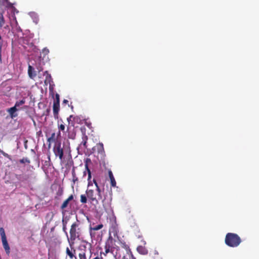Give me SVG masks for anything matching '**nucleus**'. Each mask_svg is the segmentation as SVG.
Segmentation results:
<instances>
[{
    "label": "nucleus",
    "instance_id": "nucleus-1",
    "mask_svg": "<svg viewBox=\"0 0 259 259\" xmlns=\"http://www.w3.org/2000/svg\"><path fill=\"white\" fill-rule=\"evenodd\" d=\"M69 233L70 238L68 237V240L71 247L74 244L75 240L76 239H79L81 234V230L78 223L74 222L71 225Z\"/></svg>",
    "mask_w": 259,
    "mask_h": 259
},
{
    "label": "nucleus",
    "instance_id": "nucleus-2",
    "mask_svg": "<svg viewBox=\"0 0 259 259\" xmlns=\"http://www.w3.org/2000/svg\"><path fill=\"white\" fill-rule=\"evenodd\" d=\"M240 237L235 233H228L226 234L225 242V244L231 247H236L238 246L241 242Z\"/></svg>",
    "mask_w": 259,
    "mask_h": 259
},
{
    "label": "nucleus",
    "instance_id": "nucleus-3",
    "mask_svg": "<svg viewBox=\"0 0 259 259\" xmlns=\"http://www.w3.org/2000/svg\"><path fill=\"white\" fill-rule=\"evenodd\" d=\"M69 147L64 145L63 147H61V142L56 144L53 148V151L56 156H58L59 159L62 160L63 157L64 152L66 151Z\"/></svg>",
    "mask_w": 259,
    "mask_h": 259
},
{
    "label": "nucleus",
    "instance_id": "nucleus-4",
    "mask_svg": "<svg viewBox=\"0 0 259 259\" xmlns=\"http://www.w3.org/2000/svg\"><path fill=\"white\" fill-rule=\"evenodd\" d=\"M42 70L41 66H28V74L30 78L34 79Z\"/></svg>",
    "mask_w": 259,
    "mask_h": 259
},
{
    "label": "nucleus",
    "instance_id": "nucleus-5",
    "mask_svg": "<svg viewBox=\"0 0 259 259\" xmlns=\"http://www.w3.org/2000/svg\"><path fill=\"white\" fill-rule=\"evenodd\" d=\"M87 196L91 202L95 204H98V200L100 199L96 197L97 193L93 190H87L86 191Z\"/></svg>",
    "mask_w": 259,
    "mask_h": 259
},
{
    "label": "nucleus",
    "instance_id": "nucleus-6",
    "mask_svg": "<svg viewBox=\"0 0 259 259\" xmlns=\"http://www.w3.org/2000/svg\"><path fill=\"white\" fill-rule=\"evenodd\" d=\"M115 241L111 238H109L106 242L105 245V253H108V252H112L114 251V245Z\"/></svg>",
    "mask_w": 259,
    "mask_h": 259
},
{
    "label": "nucleus",
    "instance_id": "nucleus-7",
    "mask_svg": "<svg viewBox=\"0 0 259 259\" xmlns=\"http://www.w3.org/2000/svg\"><path fill=\"white\" fill-rule=\"evenodd\" d=\"M95 150H96L98 154L100 155L101 158L103 157L105 155V151L103 143H99L96 145L94 148Z\"/></svg>",
    "mask_w": 259,
    "mask_h": 259
},
{
    "label": "nucleus",
    "instance_id": "nucleus-8",
    "mask_svg": "<svg viewBox=\"0 0 259 259\" xmlns=\"http://www.w3.org/2000/svg\"><path fill=\"white\" fill-rule=\"evenodd\" d=\"M75 252L76 251L74 248H71V249H70L69 247L66 248V253L67 255H68L70 259H72L73 258L76 259V257L74 255Z\"/></svg>",
    "mask_w": 259,
    "mask_h": 259
},
{
    "label": "nucleus",
    "instance_id": "nucleus-9",
    "mask_svg": "<svg viewBox=\"0 0 259 259\" xmlns=\"http://www.w3.org/2000/svg\"><path fill=\"white\" fill-rule=\"evenodd\" d=\"M53 113L55 118H58V114L60 110V104L53 103Z\"/></svg>",
    "mask_w": 259,
    "mask_h": 259
},
{
    "label": "nucleus",
    "instance_id": "nucleus-10",
    "mask_svg": "<svg viewBox=\"0 0 259 259\" xmlns=\"http://www.w3.org/2000/svg\"><path fill=\"white\" fill-rule=\"evenodd\" d=\"M3 247L5 250L6 253L9 255L10 253V248L8 243L7 239L2 240Z\"/></svg>",
    "mask_w": 259,
    "mask_h": 259
},
{
    "label": "nucleus",
    "instance_id": "nucleus-11",
    "mask_svg": "<svg viewBox=\"0 0 259 259\" xmlns=\"http://www.w3.org/2000/svg\"><path fill=\"white\" fill-rule=\"evenodd\" d=\"M73 195H70L69 196V197L63 202V203H62V204L61 206V208L62 209H64L65 208H66L68 205L69 202L71 201L72 200H73Z\"/></svg>",
    "mask_w": 259,
    "mask_h": 259
},
{
    "label": "nucleus",
    "instance_id": "nucleus-12",
    "mask_svg": "<svg viewBox=\"0 0 259 259\" xmlns=\"http://www.w3.org/2000/svg\"><path fill=\"white\" fill-rule=\"evenodd\" d=\"M6 21L5 20L4 14H2L0 16V28H4L6 29H9V26L8 25H6Z\"/></svg>",
    "mask_w": 259,
    "mask_h": 259
},
{
    "label": "nucleus",
    "instance_id": "nucleus-13",
    "mask_svg": "<svg viewBox=\"0 0 259 259\" xmlns=\"http://www.w3.org/2000/svg\"><path fill=\"white\" fill-rule=\"evenodd\" d=\"M17 110L16 107L14 106L13 107H11L9 108L8 110V112L10 114V116L12 118L15 117L17 116V114H15V112Z\"/></svg>",
    "mask_w": 259,
    "mask_h": 259
},
{
    "label": "nucleus",
    "instance_id": "nucleus-14",
    "mask_svg": "<svg viewBox=\"0 0 259 259\" xmlns=\"http://www.w3.org/2000/svg\"><path fill=\"white\" fill-rule=\"evenodd\" d=\"M108 174H109V178H110V181H111V186L115 187L116 183L115 180L114 178V176L113 175L112 171L111 170H109L108 171Z\"/></svg>",
    "mask_w": 259,
    "mask_h": 259
},
{
    "label": "nucleus",
    "instance_id": "nucleus-15",
    "mask_svg": "<svg viewBox=\"0 0 259 259\" xmlns=\"http://www.w3.org/2000/svg\"><path fill=\"white\" fill-rule=\"evenodd\" d=\"M137 251L142 254H146L148 253L147 249L142 246H139L137 247Z\"/></svg>",
    "mask_w": 259,
    "mask_h": 259
},
{
    "label": "nucleus",
    "instance_id": "nucleus-16",
    "mask_svg": "<svg viewBox=\"0 0 259 259\" xmlns=\"http://www.w3.org/2000/svg\"><path fill=\"white\" fill-rule=\"evenodd\" d=\"M93 182L96 187V190H97V195L98 196V198L99 199H102V196H101V190L99 187V186H98V184L96 181V180L94 179L93 180Z\"/></svg>",
    "mask_w": 259,
    "mask_h": 259
},
{
    "label": "nucleus",
    "instance_id": "nucleus-17",
    "mask_svg": "<svg viewBox=\"0 0 259 259\" xmlns=\"http://www.w3.org/2000/svg\"><path fill=\"white\" fill-rule=\"evenodd\" d=\"M55 133H53L51 134V136L47 139V142H49V147H50L51 143L55 142Z\"/></svg>",
    "mask_w": 259,
    "mask_h": 259
},
{
    "label": "nucleus",
    "instance_id": "nucleus-18",
    "mask_svg": "<svg viewBox=\"0 0 259 259\" xmlns=\"http://www.w3.org/2000/svg\"><path fill=\"white\" fill-rule=\"evenodd\" d=\"M121 247L125 249L127 254L132 253L129 246L127 245L125 242L121 243Z\"/></svg>",
    "mask_w": 259,
    "mask_h": 259
},
{
    "label": "nucleus",
    "instance_id": "nucleus-19",
    "mask_svg": "<svg viewBox=\"0 0 259 259\" xmlns=\"http://www.w3.org/2000/svg\"><path fill=\"white\" fill-rule=\"evenodd\" d=\"M82 141L80 144V146H83L84 148H87V143L88 139V136L86 135H83L82 138Z\"/></svg>",
    "mask_w": 259,
    "mask_h": 259
},
{
    "label": "nucleus",
    "instance_id": "nucleus-20",
    "mask_svg": "<svg viewBox=\"0 0 259 259\" xmlns=\"http://www.w3.org/2000/svg\"><path fill=\"white\" fill-rule=\"evenodd\" d=\"M69 127L68 126L67 128V132H68V138L71 139H74L75 138L76 134L74 132L69 131Z\"/></svg>",
    "mask_w": 259,
    "mask_h": 259
},
{
    "label": "nucleus",
    "instance_id": "nucleus-21",
    "mask_svg": "<svg viewBox=\"0 0 259 259\" xmlns=\"http://www.w3.org/2000/svg\"><path fill=\"white\" fill-rule=\"evenodd\" d=\"M103 227V224H101L94 227H91L90 230H92L94 231H98Z\"/></svg>",
    "mask_w": 259,
    "mask_h": 259
},
{
    "label": "nucleus",
    "instance_id": "nucleus-22",
    "mask_svg": "<svg viewBox=\"0 0 259 259\" xmlns=\"http://www.w3.org/2000/svg\"><path fill=\"white\" fill-rule=\"evenodd\" d=\"M89 160L90 161V159H87L86 161V163L85 164V169H87L88 173V180L90 179L91 178V172L90 169L89 168L88 164L87 163V161Z\"/></svg>",
    "mask_w": 259,
    "mask_h": 259
},
{
    "label": "nucleus",
    "instance_id": "nucleus-23",
    "mask_svg": "<svg viewBox=\"0 0 259 259\" xmlns=\"http://www.w3.org/2000/svg\"><path fill=\"white\" fill-rule=\"evenodd\" d=\"M0 234L2 237V240L7 239L4 229L2 227L0 228Z\"/></svg>",
    "mask_w": 259,
    "mask_h": 259
},
{
    "label": "nucleus",
    "instance_id": "nucleus-24",
    "mask_svg": "<svg viewBox=\"0 0 259 259\" xmlns=\"http://www.w3.org/2000/svg\"><path fill=\"white\" fill-rule=\"evenodd\" d=\"M87 197L85 195H81L80 196V202L82 203H86L87 202Z\"/></svg>",
    "mask_w": 259,
    "mask_h": 259
},
{
    "label": "nucleus",
    "instance_id": "nucleus-25",
    "mask_svg": "<svg viewBox=\"0 0 259 259\" xmlns=\"http://www.w3.org/2000/svg\"><path fill=\"white\" fill-rule=\"evenodd\" d=\"M79 259H87L85 251H83L78 254Z\"/></svg>",
    "mask_w": 259,
    "mask_h": 259
},
{
    "label": "nucleus",
    "instance_id": "nucleus-26",
    "mask_svg": "<svg viewBox=\"0 0 259 259\" xmlns=\"http://www.w3.org/2000/svg\"><path fill=\"white\" fill-rule=\"evenodd\" d=\"M61 121L62 122L61 124H59L58 123V128H59L60 131L64 132V130H65V125L63 123V121L61 120Z\"/></svg>",
    "mask_w": 259,
    "mask_h": 259
},
{
    "label": "nucleus",
    "instance_id": "nucleus-27",
    "mask_svg": "<svg viewBox=\"0 0 259 259\" xmlns=\"http://www.w3.org/2000/svg\"><path fill=\"white\" fill-rule=\"evenodd\" d=\"M122 259H136V258L133 256L132 253H131L124 255Z\"/></svg>",
    "mask_w": 259,
    "mask_h": 259
},
{
    "label": "nucleus",
    "instance_id": "nucleus-28",
    "mask_svg": "<svg viewBox=\"0 0 259 259\" xmlns=\"http://www.w3.org/2000/svg\"><path fill=\"white\" fill-rule=\"evenodd\" d=\"M25 101L24 100H21L19 101H17L16 102L15 105V107H19V106L20 105H22L23 104H24L25 103Z\"/></svg>",
    "mask_w": 259,
    "mask_h": 259
},
{
    "label": "nucleus",
    "instance_id": "nucleus-29",
    "mask_svg": "<svg viewBox=\"0 0 259 259\" xmlns=\"http://www.w3.org/2000/svg\"><path fill=\"white\" fill-rule=\"evenodd\" d=\"M20 162L21 163H27L29 164L30 163V161L27 158H23L22 159L20 160Z\"/></svg>",
    "mask_w": 259,
    "mask_h": 259
},
{
    "label": "nucleus",
    "instance_id": "nucleus-30",
    "mask_svg": "<svg viewBox=\"0 0 259 259\" xmlns=\"http://www.w3.org/2000/svg\"><path fill=\"white\" fill-rule=\"evenodd\" d=\"M49 53V50L47 48H44L42 50V54L44 55V58H45L46 55H48Z\"/></svg>",
    "mask_w": 259,
    "mask_h": 259
},
{
    "label": "nucleus",
    "instance_id": "nucleus-31",
    "mask_svg": "<svg viewBox=\"0 0 259 259\" xmlns=\"http://www.w3.org/2000/svg\"><path fill=\"white\" fill-rule=\"evenodd\" d=\"M54 103L57 104H60V98H59V95L58 94H56L55 95V99L54 101Z\"/></svg>",
    "mask_w": 259,
    "mask_h": 259
},
{
    "label": "nucleus",
    "instance_id": "nucleus-32",
    "mask_svg": "<svg viewBox=\"0 0 259 259\" xmlns=\"http://www.w3.org/2000/svg\"><path fill=\"white\" fill-rule=\"evenodd\" d=\"M90 236L92 238H95L96 237V232L92 230H90Z\"/></svg>",
    "mask_w": 259,
    "mask_h": 259
},
{
    "label": "nucleus",
    "instance_id": "nucleus-33",
    "mask_svg": "<svg viewBox=\"0 0 259 259\" xmlns=\"http://www.w3.org/2000/svg\"><path fill=\"white\" fill-rule=\"evenodd\" d=\"M1 153H2V154H3V155L5 157L9 158H10V155H9L8 154H7V153H5V152L4 151H3V150H2V151H1Z\"/></svg>",
    "mask_w": 259,
    "mask_h": 259
},
{
    "label": "nucleus",
    "instance_id": "nucleus-34",
    "mask_svg": "<svg viewBox=\"0 0 259 259\" xmlns=\"http://www.w3.org/2000/svg\"><path fill=\"white\" fill-rule=\"evenodd\" d=\"M78 181V178L77 177H74V178H72V183L73 185H74L75 183Z\"/></svg>",
    "mask_w": 259,
    "mask_h": 259
},
{
    "label": "nucleus",
    "instance_id": "nucleus-35",
    "mask_svg": "<svg viewBox=\"0 0 259 259\" xmlns=\"http://www.w3.org/2000/svg\"><path fill=\"white\" fill-rule=\"evenodd\" d=\"M73 118V119H75V117H73L72 115H70L69 117L67 118V121L68 122L69 124H70V122L71 120V119Z\"/></svg>",
    "mask_w": 259,
    "mask_h": 259
},
{
    "label": "nucleus",
    "instance_id": "nucleus-36",
    "mask_svg": "<svg viewBox=\"0 0 259 259\" xmlns=\"http://www.w3.org/2000/svg\"><path fill=\"white\" fill-rule=\"evenodd\" d=\"M85 124L90 128H92V123H91V122L85 121Z\"/></svg>",
    "mask_w": 259,
    "mask_h": 259
},
{
    "label": "nucleus",
    "instance_id": "nucleus-37",
    "mask_svg": "<svg viewBox=\"0 0 259 259\" xmlns=\"http://www.w3.org/2000/svg\"><path fill=\"white\" fill-rule=\"evenodd\" d=\"M72 178H74V177H76L75 171V169L74 167L72 168Z\"/></svg>",
    "mask_w": 259,
    "mask_h": 259
},
{
    "label": "nucleus",
    "instance_id": "nucleus-38",
    "mask_svg": "<svg viewBox=\"0 0 259 259\" xmlns=\"http://www.w3.org/2000/svg\"><path fill=\"white\" fill-rule=\"evenodd\" d=\"M68 103V101L67 100L64 99L63 101V103L67 104Z\"/></svg>",
    "mask_w": 259,
    "mask_h": 259
},
{
    "label": "nucleus",
    "instance_id": "nucleus-39",
    "mask_svg": "<svg viewBox=\"0 0 259 259\" xmlns=\"http://www.w3.org/2000/svg\"><path fill=\"white\" fill-rule=\"evenodd\" d=\"M93 259H103V258L102 257L96 256V257L94 258Z\"/></svg>",
    "mask_w": 259,
    "mask_h": 259
},
{
    "label": "nucleus",
    "instance_id": "nucleus-40",
    "mask_svg": "<svg viewBox=\"0 0 259 259\" xmlns=\"http://www.w3.org/2000/svg\"><path fill=\"white\" fill-rule=\"evenodd\" d=\"M4 14V11H3V10L1 11L0 10V16L2 15V14Z\"/></svg>",
    "mask_w": 259,
    "mask_h": 259
},
{
    "label": "nucleus",
    "instance_id": "nucleus-41",
    "mask_svg": "<svg viewBox=\"0 0 259 259\" xmlns=\"http://www.w3.org/2000/svg\"><path fill=\"white\" fill-rule=\"evenodd\" d=\"M14 19H15V22H16V24H18V22H17V20H16V17H14Z\"/></svg>",
    "mask_w": 259,
    "mask_h": 259
},
{
    "label": "nucleus",
    "instance_id": "nucleus-42",
    "mask_svg": "<svg viewBox=\"0 0 259 259\" xmlns=\"http://www.w3.org/2000/svg\"><path fill=\"white\" fill-rule=\"evenodd\" d=\"M63 229L64 231H65V230H66V226L65 225L63 226Z\"/></svg>",
    "mask_w": 259,
    "mask_h": 259
},
{
    "label": "nucleus",
    "instance_id": "nucleus-43",
    "mask_svg": "<svg viewBox=\"0 0 259 259\" xmlns=\"http://www.w3.org/2000/svg\"><path fill=\"white\" fill-rule=\"evenodd\" d=\"M50 109H48L47 110V112L48 113L50 112Z\"/></svg>",
    "mask_w": 259,
    "mask_h": 259
},
{
    "label": "nucleus",
    "instance_id": "nucleus-44",
    "mask_svg": "<svg viewBox=\"0 0 259 259\" xmlns=\"http://www.w3.org/2000/svg\"><path fill=\"white\" fill-rule=\"evenodd\" d=\"M81 247H83L84 249H85L86 248L85 246V245H82V246H81Z\"/></svg>",
    "mask_w": 259,
    "mask_h": 259
},
{
    "label": "nucleus",
    "instance_id": "nucleus-45",
    "mask_svg": "<svg viewBox=\"0 0 259 259\" xmlns=\"http://www.w3.org/2000/svg\"><path fill=\"white\" fill-rule=\"evenodd\" d=\"M86 175V172L85 171H84V176H85Z\"/></svg>",
    "mask_w": 259,
    "mask_h": 259
},
{
    "label": "nucleus",
    "instance_id": "nucleus-46",
    "mask_svg": "<svg viewBox=\"0 0 259 259\" xmlns=\"http://www.w3.org/2000/svg\"><path fill=\"white\" fill-rule=\"evenodd\" d=\"M60 135V132L59 131V133H58V136H59Z\"/></svg>",
    "mask_w": 259,
    "mask_h": 259
},
{
    "label": "nucleus",
    "instance_id": "nucleus-47",
    "mask_svg": "<svg viewBox=\"0 0 259 259\" xmlns=\"http://www.w3.org/2000/svg\"><path fill=\"white\" fill-rule=\"evenodd\" d=\"M1 49V46H0V50Z\"/></svg>",
    "mask_w": 259,
    "mask_h": 259
}]
</instances>
